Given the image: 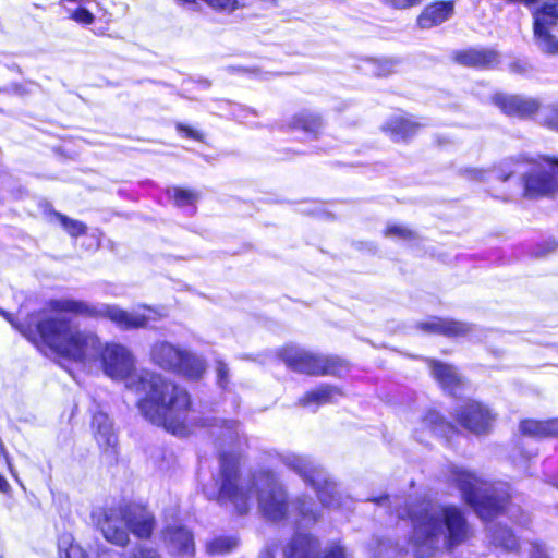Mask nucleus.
I'll return each instance as SVG.
<instances>
[{"label": "nucleus", "instance_id": "29", "mask_svg": "<svg viewBox=\"0 0 558 558\" xmlns=\"http://www.w3.org/2000/svg\"><path fill=\"white\" fill-rule=\"evenodd\" d=\"M292 506L299 524H315L319 521L320 512L313 507V501L308 496H298L292 501Z\"/></svg>", "mask_w": 558, "mask_h": 558}, {"label": "nucleus", "instance_id": "14", "mask_svg": "<svg viewBox=\"0 0 558 558\" xmlns=\"http://www.w3.org/2000/svg\"><path fill=\"white\" fill-rule=\"evenodd\" d=\"M492 102L507 117L521 120L535 118L543 108L537 98L515 94L496 93L492 96Z\"/></svg>", "mask_w": 558, "mask_h": 558}, {"label": "nucleus", "instance_id": "12", "mask_svg": "<svg viewBox=\"0 0 558 558\" xmlns=\"http://www.w3.org/2000/svg\"><path fill=\"white\" fill-rule=\"evenodd\" d=\"M95 350H98L99 361L106 375L113 379H128L135 371V360L133 354L122 344L107 342L104 345L98 338L97 344L88 350L85 359L78 363H83L87 356Z\"/></svg>", "mask_w": 558, "mask_h": 558}, {"label": "nucleus", "instance_id": "3", "mask_svg": "<svg viewBox=\"0 0 558 558\" xmlns=\"http://www.w3.org/2000/svg\"><path fill=\"white\" fill-rule=\"evenodd\" d=\"M412 523V542L415 546H432L442 527L446 529V544L456 547L472 535L464 512L454 505H435L421 500L408 510Z\"/></svg>", "mask_w": 558, "mask_h": 558}, {"label": "nucleus", "instance_id": "15", "mask_svg": "<svg viewBox=\"0 0 558 558\" xmlns=\"http://www.w3.org/2000/svg\"><path fill=\"white\" fill-rule=\"evenodd\" d=\"M415 328L427 335H438L450 339L466 338L473 331L471 323L440 316L418 322Z\"/></svg>", "mask_w": 558, "mask_h": 558}, {"label": "nucleus", "instance_id": "47", "mask_svg": "<svg viewBox=\"0 0 558 558\" xmlns=\"http://www.w3.org/2000/svg\"><path fill=\"white\" fill-rule=\"evenodd\" d=\"M11 487L7 478L0 474V493L8 494L10 492Z\"/></svg>", "mask_w": 558, "mask_h": 558}, {"label": "nucleus", "instance_id": "5", "mask_svg": "<svg viewBox=\"0 0 558 558\" xmlns=\"http://www.w3.org/2000/svg\"><path fill=\"white\" fill-rule=\"evenodd\" d=\"M278 359L292 372L310 377L343 378L352 369L350 360L338 354H319L294 344L282 345Z\"/></svg>", "mask_w": 558, "mask_h": 558}, {"label": "nucleus", "instance_id": "21", "mask_svg": "<svg viewBox=\"0 0 558 558\" xmlns=\"http://www.w3.org/2000/svg\"><path fill=\"white\" fill-rule=\"evenodd\" d=\"M454 13L453 0H437L426 4L416 17V25L420 28L428 29L436 27Z\"/></svg>", "mask_w": 558, "mask_h": 558}, {"label": "nucleus", "instance_id": "23", "mask_svg": "<svg viewBox=\"0 0 558 558\" xmlns=\"http://www.w3.org/2000/svg\"><path fill=\"white\" fill-rule=\"evenodd\" d=\"M287 129L303 132L311 138L317 140L324 129V119L318 112L301 110L290 118Z\"/></svg>", "mask_w": 558, "mask_h": 558}, {"label": "nucleus", "instance_id": "31", "mask_svg": "<svg viewBox=\"0 0 558 558\" xmlns=\"http://www.w3.org/2000/svg\"><path fill=\"white\" fill-rule=\"evenodd\" d=\"M238 545L234 537L217 536L206 544V553L209 556L225 555L233 550Z\"/></svg>", "mask_w": 558, "mask_h": 558}, {"label": "nucleus", "instance_id": "39", "mask_svg": "<svg viewBox=\"0 0 558 558\" xmlns=\"http://www.w3.org/2000/svg\"><path fill=\"white\" fill-rule=\"evenodd\" d=\"M70 17L73 21H75L76 23L82 24V25H90L95 21L94 14L89 10H87L83 7H78V8L74 9L71 12Z\"/></svg>", "mask_w": 558, "mask_h": 558}, {"label": "nucleus", "instance_id": "9", "mask_svg": "<svg viewBox=\"0 0 558 558\" xmlns=\"http://www.w3.org/2000/svg\"><path fill=\"white\" fill-rule=\"evenodd\" d=\"M514 166H547L553 172L529 171L522 175V195L529 199H538L554 197L558 193V157L545 154L531 156L529 154H519L512 159Z\"/></svg>", "mask_w": 558, "mask_h": 558}, {"label": "nucleus", "instance_id": "2", "mask_svg": "<svg viewBox=\"0 0 558 558\" xmlns=\"http://www.w3.org/2000/svg\"><path fill=\"white\" fill-rule=\"evenodd\" d=\"M137 397L135 407L149 424L183 436L189 430L193 401L187 389L177 380L153 371H142L128 383Z\"/></svg>", "mask_w": 558, "mask_h": 558}, {"label": "nucleus", "instance_id": "42", "mask_svg": "<svg viewBox=\"0 0 558 558\" xmlns=\"http://www.w3.org/2000/svg\"><path fill=\"white\" fill-rule=\"evenodd\" d=\"M384 4L396 9L405 10L421 4L423 0H380Z\"/></svg>", "mask_w": 558, "mask_h": 558}, {"label": "nucleus", "instance_id": "13", "mask_svg": "<svg viewBox=\"0 0 558 558\" xmlns=\"http://www.w3.org/2000/svg\"><path fill=\"white\" fill-rule=\"evenodd\" d=\"M450 60L462 68L486 71L496 69L501 62V56L492 47L470 46L453 50Z\"/></svg>", "mask_w": 558, "mask_h": 558}, {"label": "nucleus", "instance_id": "10", "mask_svg": "<svg viewBox=\"0 0 558 558\" xmlns=\"http://www.w3.org/2000/svg\"><path fill=\"white\" fill-rule=\"evenodd\" d=\"M502 5L523 4L532 7L539 0H499ZM533 34L542 49L550 54L558 52V39L550 29L558 22V0H546L533 13Z\"/></svg>", "mask_w": 558, "mask_h": 558}, {"label": "nucleus", "instance_id": "18", "mask_svg": "<svg viewBox=\"0 0 558 558\" xmlns=\"http://www.w3.org/2000/svg\"><path fill=\"white\" fill-rule=\"evenodd\" d=\"M425 362L432 377L442 391L450 396H456L458 390L463 389L464 379L453 365L432 357L425 359Z\"/></svg>", "mask_w": 558, "mask_h": 558}, {"label": "nucleus", "instance_id": "4", "mask_svg": "<svg viewBox=\"0 0 558 558\" xmlns=\"http://www.w3.org/2000/svg\"><path fill=\"white\" fill-rule=\"evenodd\" d=\"M95 518L104 538L122 548L130 543L129 531L138 539L148 541L156 527L153 513L145 507L130 504L102 507Z\"/></svg>", "mask_w": 558, "mask_h": 558}, {"label": "nucleus", "instance_id": "46", "mask_svg": "<svg viewBox=\"0 0 558 558\" xmlns=\"http://www.w3.org/2000/svg\"><path fill=\"white\" fill-rule=\"evenodd\" d=\"M289 468L294 471L300 477L305 473V470L310 465L302 459H294L288 463Z\"/></svg>", "mask_w": 558, "mask_h": 558}, {"label": "nucleus", "instance_id": "48", "mask_svg": "<svg viewBox=\"0 0 558 558\" xmlns=\"http://www.w3.org/2000/svg\"><path fill=\"white\" fill-rule=\"evenodd\" d=\"M511 175H512V173H502V174H500V177H499V178H500V180H501L502 182H506L507 180H509V179H510V177H511Z\"/></svg>", "mask_w": 558, "mask_h": 558}, {"label": "nucleus", "instance_id": "20", "mask_svg": "<svg viewBox=\"0 0 558 558\" xmlns=\"http://www.w3.org/2000/svg\"><path fill=\"white\" fill-rule=\"evenodd\" d=\"M162 539L179 556L193 558L196 553L194 536L190 529L182 524L167 525L161 531Z\"/></svg>", "mask_w": 558, "mask_h": 558}, {"label": "nucleus", "instance_id": "17", "mask_svg": "<svg viewBox=\"0 0 558 558\" xmlns=\"http://www.w3.org/2000/svg\"><path fill=\"white\" fill-rule=\"evenodd\" d=\"M93 437L104 453L117 454L118 437L113 429V423L109 415L101 411H95L90 416Z\"/></svg>", "mask_w": 558, "mask_h": 558}, {"label": "nucleus", "instance_id": "28", "mask_svg": "<svg viewBox=\"0 0 558 558\" xmlns=\"http://www.w3.org/2000/svg\"><path fill=\"white\" fill-rule=\"evenodd\" d=\"M205 369V363L201 359L182 350L178 367H175L174 373L182 375L190 380H198L203 377Z\"/></svg>", "mask_w": 558, "mask_h": 558}, {"label": "nucleus", "instance_id": "11", "mask_svg": "<svg viewBox=\"0 0 558 558\" xmlns=\"http://www.w3.org/2000/svg\"><path fill=\"white\" fill-rule=\"evenodd\" d=\"M454 424L462 432L481 437L492 433L496 414L485 402L468 398L458 405L452 414Z\"/></svg>", "mask_w": 558, "mask_h": 558}, {"label": "nucleus", "instance_id": "45", "mask_svg": "<svg viewBox=\"0 0 558 558\" xmlns=\"http://www.w3.org/2000/svg\"><path fill=\"white\" fill-rule=\"evenodd\" d=\"M322 558H344V549L339 544H332Z\"/></svg>", "mask_w": 558, "mask_h": 558}, {"label": "nucleus", "instance_id": "24", "mask_svg": "<svg viewBox=\"0 0 558 558\" xmlns=\"http://www.w3.org/2000/svg\"><path fill=\"white\" fill-rule=\"evenodd\" d=\"M319 548V541L310 533H295L289 541L286 558H315Z\"/></svg>", "mask_w": 558, "mask_h": 558}, {"label": "nucleus", "instance_id": "1", "mask_svg": "<svg viewBox=\"0 0 558 558\" xmlns=\"http://www.w3.org/2000/svg\"><path fill=\"white\" fill-rule=\"evenodd\" d=\"M59 301L64 299L47 301L45 307L29 312L23 322L1 307L0 315L37 350L50 351L72 362L83 361L97 344L98 336L74 326L65 311L57 308Z\"/></svg>", "mask_w": 558, "mask_h": 558}, {"label": "nucleus", "instance_id": "7", "mask_svg": "<svg viewBox=\"0 0 558 558\" xmlns=\"http://www.w3.org/2000/svg\"><path fill=\"white\" fill-rule=\"evenodd\" d=\"M452 484L461 492L462 498L483 521H492L504 514L509 504V496L496 494L483 488L481 481L463 469L451 470Z\"/></svg>", "mask_w": 558, "mask_h": 558}, {"label": "nucleus", "instance_id": "19", "mask_svg": "<svg viewBox=\"0 0 558 558\" xmlns=\"http://www.w3.org/2000/svg\"><path fill=\"white\" fill-rule=\"evenodd\" d=\"M262 514L269 521L279 522L288 518L290 500L282 487H272L258 498Z\"/></svg>", "mask_w": 558, "mask_h": 558}, {"label": "nucleus", "instance_id": "41", "mask_svg": "<svg viewBox=\"0 0 558 558\" xmlns=\"http://www.w3.org/2000/svg\"><path fill=\"white\" fill-rule=\"evenodd\" d=\"M129 558H162V556L153 547L138 546L130 554Z\"/></svg>", "mask_w": 558, "mask_h": 558}, {"label": "nucleus", "instance_id": "25", "mask_svg": "<svg viewBox=\"0 0 558 558\" xmlns=\"http://www.w3.org/2000/svg\"><path fill=\"white\" fill-rule=\"evenodd\" d=\"M422 424L424 427L433 433H436L446 440H450L456 436L460 435V429L454 424V421H449L447 417L437 409H428L422 415Z\"/></svg>", "mask_w": 558, "mask_h": 558}, {"label": "nucleus", "instance_id": "6", "mask_svg": "<svg viewBox=\"0 0 558 558\" xmlns=\"http://www.w3.org/2000/svg\"><path fill=\"white\" fill-rule=\"evenodd\" d=\"M219 470L214 477L216 493L209 497L222 505L231 502L239 515L248 512L251 490L241 485V454L223 450L218 453Z\"/></svg>", "mask_w": 558, "mask_h": 558}, {"label": "nucleus", "instance_id": "34", "mask_svg": "<svg viewBox=\"0 0 558 558\" xmlns=\"http://www.w3.org/2000/svg\"><path fill=\"white\" fill-rule=\"evenodd\" d=\"M180 5H196L197 0H174ZM215 11L233 12L239 5V0H202Z\"/></svg>", "mask_w": 558, "mask_h": 558}, {"label": "nucleus", "instance_id": "37", "mask_svg": "<svg viewBox=\"0 0 558 558\" xmlns=\"http://www.w3.org/2000/svg\"><path fill=\"white\" fill-rule=\"evenodd\" d=\"M541 125L549 131L558 133V101L543 108Z\"/></svg>", "mask_w": 558, "mask_h": 558}, {"label": "nucleus", "instance_id": "22", "mask_svg": "<svg viewBox=\"0 0 558 558\" xmlns=\"http://www.w3.org/2000/svg\"><path fill=\"white\" fill-rule=\"evenodd\" d=\"M518 428L521 437L534 440L558 438V417H525L519 421Z\"/></svg>", "mask_w": 558, "mask_h": 558}, {"label": "nucleus", "instance_id": "27", "mask_svg": "<svg viewBox=\"0 0 558 558\" xmlns=\"http://www.w3.org/2000/svg\"><path fill=\"white\" fill-rule=\"evenodd\" d=\"M182 350L168 343L160 342L156 343L150 351L153 362L162 369L174 373L178 367L179 359Z\"/></svg>", "mask_w": 558, "mask_h": 558}, {"label": "nucleus", "instance_id": "33", "mask_svg": "<svg viewBox=\"0 0 558 558\" xmlns=\"http://www.w3.org/2000/svg\"><path fill=\"white\" fill-rule=\"evenodd\" d=\"M53 215L70 236L76 239L86 234L87 226L84 222L72 219L58 211H56Z\"/></svg>", "mask_w": 558, "mask_h": 558}, {"label": "nucleus", "instance_id": "43", "mask_svg": "<svg viewBox=\"0 0 558 558\" xmlns=\"http://www.w3.org/2000/svg\"><path fill=\"white\" fill-rule=\"evenodd\" d=\"M60 558H87V555L81 546L70 543L63 553H60Z\"/></svg>", "mask_w": 558, "mask_h": 558}, {"label": "nucleus", "instance_id": "26", "mask_svg": "<svg viewBox=\"0 0 558 558\" xmlns=\"http://www.w3.org/2000/svg\"><path fill=\"white\" fill-rule=\"evenodd\" d=\"M343 396L340 387L331 384H320L313 389L305 391L298 400V404L307 408L311 405L320 407L332 403L336 397Z\"/></svg>", "mask_w": 558, "mask_h": 558}, {"label": "nucleus", "instance_id": "8", "mask_svg": "<svg viewBox=\"0 0 558 558\" xmlns=\"http://www.w3.org/2000/svg\"><path fill=\"white\" fill-rule=\"evenodd\" d=\"M57 308L76 317L108 319L122 331L146 329L151 318L140 312H130L112 304L96 306L82 300L64 299L56 303Z\"/></svg>", "mask_w": 558, "mask_h": 558}, {"label": "nucleus", "instance_id": "30", "mask_svg": "<svg viewBox=\"0 0 558 558\" xmlns=\"http://www.w3.org/2000/svg\"><path fill=\"white\" fill-rule=\"evenodd\" d=\"M169 199L175 207L185 208L193 207L196 208V204L201 198V192L187 186L175 185L172 186L171 190L167 192Z\"/></svg>", "mask_w": 558, "mask_h": 558}, {"label": "nucleus", "instance_id": "32", "mask_svg": "<svg viewBox=\"0 0 558 558\" xmlns=\"http://www.w3.org/2000/svg\"><path fill=\"white\" fill-rule=\"evenodd\" d=\"M493 542L495 545L506 550H515L519 547L518 539L511 529L498 526L493 531Z\"/></svg>", "mask_w": 558, "mask_h": 558}, {"label": "nucleus", "instance_id": "40", "mask_svg": "<svg viewBox=\"0 0 558 558\" xmlns=\"http://www.w3.org/2000/svg\"><path fill=\"white\" fill-rule=\"evenodd\" d=\"M301 478L311 487H314L322 480V472L319 468L308 465L305 473Z\"/></svg>", "mask_w": 558, "mask_h": 558}, {"label": "nucleus", "instance_id": "38", "mask_svg": "<svg viewBox=\"0 0 558 558\" xmlns=\"http://www.w3.org/2000/svg\"><path fill=\"white\" fill-rule=\"evenodd\" d=\"M177 132L184 138L192 140L199 143L206 142V135L204 132L194 129L193 126L185 124L183 122H178L175 124Z\"/></svg>", "mask_w": 558, "mask_h": 558}, {"label": "nucleus", "instance_id": "36", "mask_svg": "<svg viewBox=\"0 0 558 558\" xmlns=\"http://www.w3.org/2000/svg\"><path fill=\"white\" fill-rule=\"evenodd\" d=\"M383 234L386 238H398L405 241H414L418 238L416 231L399 225H387Z\"/></svg>", "mask_w": 558, "mask_h": 558}, {"label": "nucleus", "instance_id": "16", "mask_svg": "<svg viewBox=\"0 0 558 558\" xmlns=\"http://www.w3.org/2000/svg\"><path fill=\"white\" fill-rule=\"evenodd\" d=\"M423 128L414 116L404 113L387 119L380 130L395 143H410Z\"/></svg>", "mask_w": 558, "mask_h": 558}, {"label": "nucleus", "instance_id": "49", "mask_svg": "<svg viewBox=\"0 0 558 558\" xmlns=\"http://www.w3.org/2000/svg\"><path fill=\"white\" fill-rule=\"evenodd\" d=\"M144 308H145L146 311H148V312H150V311H151V310H150V307H147V306H145Z\"/></svg>", "mask_w": 558, "mask_h": 558}, {"label": "nucleus", "instance_id": "44", "mask_svg": "<svg viewBox=\"0 0 558 558\" xmlns=\"http://www.w3.org/2000/svg\"><path fill=\"white\" fill-rule=\"evenodd\" d=\"M217 381L221 387H226L228 384L229 369L226 363L218 362L217 363Z\"/></svg>", "mask_w": 558, "mask_h": 558}, {"label": "nucleus", "instance_id": "35", "mask_svg": "<svg viewBox=\"0 0 558 558\" xmlns=\"http://www.w3.org/2000/svg\"><path fill=\"white\" fill-rule=\"evenodd\" d=\"M313 488L322 506L327 507L335 500V483L332 481L322 478Z\"/></svg>", "mask_w": 558, "mask_h": 558}]
</instances>
